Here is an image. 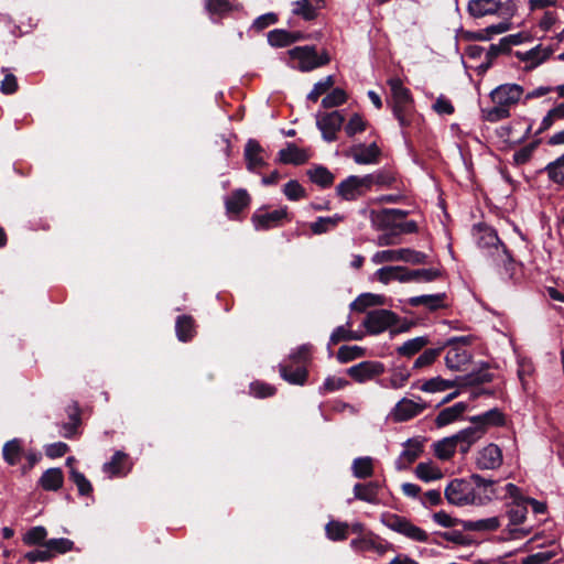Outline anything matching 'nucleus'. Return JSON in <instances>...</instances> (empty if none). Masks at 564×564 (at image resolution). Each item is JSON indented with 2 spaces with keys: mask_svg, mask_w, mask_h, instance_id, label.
Listing matches in <instances>:
<instances>
[{
  "mask_svg": "<svg viewBox=\"0 0 564 564\" xmlns=\"http://www.w3.org/2000/svg\"><path fill=\"white\" fill-rule=\"evenodd\" d=\"M310 154L306 150L300 149L294 143H288L279 151V161L283 164L301 165L308 161Z\"/></svg>",
  "mask_w": 564,
  "mask_h": 564,
  "instance_id": "412c9836",
  "label": "nucleus"
},
{
  "mask_svg": "<svg viewBox=\"0 0 564 564\" xmlns=\"http://www.w3.org/2000/svg\"><path fill=\"white\" fill-rule=\"evenodd\" d=\"M544 170L547 172V176L551 181L564 186V154L555 161L550 162Z\"/></svg>",
  "mask_w": 564,
  "mask_h": 564,
  "instance_id": "de8ad7c7",
  "label": "nucleus"
},
{
  "mask_svg": "<svg viewBox=\"0 0 564 564\" xmlns=\"http://www.w3.org/2000/svg\"><path fill=\"white\" fill-rule=\"evenodd\" d=\"M379 484L377 481H369L366 484H356L354 487V496L358 500L376 503L379 494Z\"/></svg>",
  "mask_w": 564,
  "mask_h": 564,
  "instance_id": "cd10ccee",
  "label": "nucleus"
},
{
  "mask_svg": "<svg viewBox=\"0 0 564 564\" xmlns=\"http://www.w3.org/2000/svg\"><path fill=\"white\" fill-rule=\"evenodd\" d=\"M403 271L404 267H383L377 270L375 274L381 283L388 284L391 280L400 281Z\"/></svg>",
  "mask_w": 564,
  "mask_h": 564,
  "instance_id": "13d9d810",
  "label": "nucleus"
},
{
  "mask_svg": "<svg viewBox=\"0 0 564 564\" xmlns=\"http://www.w3.org/2000/svg\"><path fill=\"white\" fill-rule=\"evenodd\" d=\"M126 460V454L122 452H116L110 462L104 464V471L110 476H121L126 474L123 463Z\"/></svg>",
  "mask_w": 564,
  "mask_h": 564,
  "instance_id": "8fccbe9b",
  "label": "nucleus"
},
{
  "mask_svg": "<svg viewBox=\"0 0 564 564\" xmlns=\"http://www.w3.org/2000/svg\"><path fill=\"white\" fill-rule=\"evenodd\" d=\"M445 498L448 503L454 506L475 505L480 501L477 497L474 486L466 479H454L445 488Z\"/></svg>",
  "mask_w": 564,
  "mask_h": 564,
  "instance_id": "20e7f679",
  "label": "nucleus"
},
{
  "mask_svg": "<svg viewBox=\"0 0 564 564\" xmlns=\"http://www.w3.org/2000/svg\"><path fill=\"white\" fill-rule=\"evenodd\" d=\"M511 25L512 24L509 21L491 24L486 29L470 33L469 39L474 41H489L495 34H501L509 31Z\"/></svg>",
  "mask_w": 564,
  "mask_h": 564,
  "instance_id": "2f4dec72",
  "label": "nucleus"
},
{
  "mask_svg": "<svg viewBox=\"0 0 564 564\" xmlns=\"http://www.w3.org/2000/svg\"><path fill=\"white\" fill-rule=\"evenodd\" d=\"M64 476L61 468H50L43 473L40 478V485L43 489L56 491L63 486Z\"/></svg>",
  "mask_w": 564,
  "mask_h": 564,
  "instance_id": "7c9ffc66",
  "label": "nucleus"
},
{
  "mask_svg": "<svg viewBox=\"0 0 564 564\" xmlns=\"http://www.w3.org/2000/svg\"><path fill=\"white\" fill-rule=\"evenodd\" d=\"M458 343L468 345L470 338L462 336L448 339L447 345L451 346V348L446 352L445 365L451 370H460L471 359V354L467 349L457 346L456 344Z\"/></svg>",
  "mask_w": 564,
  "mask_h": 564,
  "instance_id": "0eeeda50",
  "label": "nucleus"
},
{
  "mask_svg": "<svg viewBox=\"0 0 564 564\" xmlns=\"http://www.w3.org/2000/svg\"><path fill=\"white\" fill-rule=\"evenodd\" d=\"M494 375L488 371V366L481 367L480 369L473 371L462 378L463 384L466 386H478L487 382H491Z\"/></svg>",
  "mask_w": 564,
  "mask_h": 564,
  "instance_id": "79ce46f5",
  "label": "nucleus"
},
{
  "mask_svg": "<svg viewBox=\"0 0 564 564\" xmlns=\"http://www.w3.org/2000/svg\"><path fill=\"white\" fill-rule=\"evenodd\" d=\"M398 315L389 310L378 308L369 311L362 322L367 333L377 335L395 325Z\"/></svg>",
  "mask_w": 564,
  "mask_h": 564,
  "instance_id": "423d86ee",
  "label": "nucleus"
},
{
  "mask_svg": "<svg viewBox=\"0 0 564 564\" xmlns=\"http://www.w3.org/2000/svg\"><path fill=\"white\" fill-rule=\"evenodd\" d=\"M523 94V87L517 84H503L491 91V99L496 105L507 107L516 105Z\"/></svg>",
  "mask_w": 564,
  "mask_h": 564,
  "instance_id": "2eb2a0df",
  "label": "nucleus"
},
{
  "mask_svg": "<svg viewBox=\"0 0 564 564\" xmlns=\"http://www.w3.org/2000/svg\"><path fill=\"white\" fill-rule=\"evenodd\" d=\"M404 446L405 448L397 460L399 469L406 468V466L414 463L423 452L422 443L419 440H408Z\"/></svg>",
  "mask_w": 564,
  "mask_h": 564,
  "instance_id": "4be33fe9",
  "label": "nucleus"
},
{
  "mask_svg": "<svg viewBox=\"0 0 564 564\" xmlns=\"http://www.w3.org/2000/svg\"><path fill=\"white\" fill-rule=\"evenodd\" d=\"M380 153L381 151L376 143H371L369 145L358 144L350 149V154L354 161L358 164L376 163Z\"/></svg>",
  "mask_w": 564,
  "mask_h": 564,
  "instance_id": "aec40b11",
  "label": "nucleus"
},
{
  "mask_svg": "<svg viewBox=\"0 0 564 564\" xmlns=\"http://www.w3.org/2000/svg\"><path fill=\"white\" fill-rule=\"evenodd\" d=\"M322 2L323 0H297L293 3L292 12L306 21H311L317 17V10Z\"/></svg>",
  "mask_w": 564,
  "mask_h": 564,
  "instance_id": "b1692460",
  "label": "nucleus"
},
{
  "mask_svg": "<svg viewBox=\"0 0 564 564\" xmlns=\"http://www.w3.org/2000/svg\"><path fill=\"white\" fill-rule=\"evenodd\" d=\"M415 475L423 481L437 480L443 477L441 469L432 463H420L415 467Z\"/></svg>",
  "mask_w": 564,
  "mask_h": 564,
  "instance_id": "a19ab883",
  "label": "nucleus"
},
{
  "mask_svg": "<svg viewBox=\"0 0 564 564\" xmlns=\"http://www.w3.org/2000/svg\"><path fill=\"white\" fill-rule=\"evenodd\" d=\"M458 447L457 441L454 435L445 437L434 444L435 456L442 460H447L453 457L456 448Z\"/></svg>",
  "mask_w": 564,
  "mask_h": 564,
  "instance_id": "c9c22d12",
  "label": "nucleus"
},
{
  "mask_svg": "<svg viewBox=\"0 0 564 564\" xmlns=\"http://www.w3.org/2000/svg\"><path fill=\"white\" fill-rule=\"evenodd\" d=\"M365 178H368L367 187L368 191L372 185H381V186H391L395 181L394 176L390 172L379 171L377 173L365 175Z\"/></svg>",
  "mask_w": 564,
  "mask_h": 564,
  "instance_id": "bf43d9fd",
  "label": "nucleus"
},
{
  "mask_svg": "<svg viewBox=\"0 0 564 564\" xmlns=\"http://www.w3.org/2000/svg\"><path fill=\"white\" fill-rule=\"evenodd\" d=\"M345 121L344 116L335 110L317 116L316 124L322 132L323 139L333 142L337 139V132Z\"/></svg>",
  "mask_w": 564,
  "mask_h": 564,
  "instance_id": "9b49d317",
  "label": "nucleus"
},
{
  "mask_svg": "<svg viewBox=\"0 0 564 564\" xmlns=\"http://www.w3.org/2000/svg\"><path fill=\"white\" fill-rule=\"evenodd\" d=\"M384 370L382 362L368 360L350 367L347 373L355 381L362 383L381 376Z\"/></svg>",
  "mask_w": 564,
  "mask_h": 564,
  "instance_id": "ddd939ff",
  "label": "nucleus"
},
{
  "mask_svg": "<svg viewBox=\"0 0 564 564\" xmlns=\"http://www.w3.org/2000/svg\"><path fill=\"white\" fill-rule=\"evenodd\" d=\"M366 349L360 346H341L337 351L339 362L346 364L357 358L364 357Z\"/></svg>",
  "mask_w": 564,
  "mask_h": 564,
  "instance_id": "3c124183",
  "label": "nucleus"
},
{
  "mask_svg": "<svg viewBox=\"0 0 564 564\" xmlns=\"http://www.w3.org/2000/svg\"><path fill=\"white\" fill-rule=\"evenodd\" d=\"M438 276H441V271L437 269H417V270H408L404 268L403 273L401 274L400 282H410V281H434Z\"/></svg>",
  "mask_w": 564,
  "mask_h": 564,
  "instance_id": "c85d7f7f",
  "label": "nucleus"
},
{
  "mask_svg": "<svg viewBox=\"0 0 564 564\" xmlns=\"http://www.w3.org/2000/svg\"><path fill=\"white\" fill-rule=\"evenodd\" d=\"M427 408V403L421 398L417 401L403 398L392 409L391 417L394 422H406L420 415Z\"/></svg>",
  "mask_w": 564,
  "mask_h": 564,
  "instance_id": "9d476101",
  "label": "nucleus"
},
{
  "mask_svg": "<svg viewBox=\"0 0 564 564\" xmlns=\"http://www.w3.org/2000/svg\"><path fill=\"white\" fill-rule=\"evenodd\" d=\"M467 410V404L464 402L455 403L452 406L445 408L437 414L435 424L437 427L448 425L458 420Z\"/></svg>",
  "mask_w": 564,
  "mask_h": 564,
  "instance_id": "5701e85b",
  "label": "nucleus"
},
{
  "mask_svg": "<svg viewBox=\"0 0 564 564\" xmlns=\"http://www.w3.org/2000/svg\"><path fill=\"white\" fill-rule=\"evenodd\" d=\"M310 181L322 188L330 187L334 183V174L325 166L317 165L306 171Z\"/></svg>",
  "mask_w": 564,
  "mask_h": 564,
  "instance_id": "a878e982",
  "label": "nucleus"
},
{
  "mask_svg": "<svg viewBox=\"0 0 564 564\" xmlns=\"http://www.w3.org/2000/svg\"><path fill=\"white\" fill-rule=\"evenodd\" d=\"M247 205V193L245 189L237 191L232 197L226 200L227 213L234 217Z\"/></svg>",
  "mask_w": 564,
  "mask_h": 564,
  "instance_id": "09e8293b",
  "label": "nucleus"
},
{
  "mask_svg": "<svg viewBox=\"0 0 564 564\" xmlns=\"http://www.w3.org/2000/svg\"><path fill=\"white\" fill-rule=\"evenodd\" d=\"M445 297H446L445 293L431 294V295H420V296L411 297L409 300V303L412 306L424 305L430 311H436V310L442 308V307L445 306V304H444Z\"/></svg>",
  "mask_w": 564,
  "mask_h": 564,
  "instance_id": "72a5a7b5",
  "label": "nucleus"
},
{
  "mask_svg": "<svg viewBox=\"0 0 564 564\" xmlns=\"http://www.w3.org/2000/svg\"><path fill=\"white\" fill-rule=\"evenodd\" d=\"M367 123L359 113H354L347 124L345 126V132L348 137H354L356 133L366 130Z\"/></svg>",
  "mask_w": 564,
  "mask_h": 564,
  "instance_id": "774afa93",
  "label": "nucleus"
},
{
  "mask_svg": "<svg viewBox=\"0 0 564 564\" xmlns=\"http://www.w3.org/2000/svg\"><path fill=\"white\" fill-rule=\"evenodd\" d=\"M381 522L390 530L415 542L425 543L429 541V533L412 523L408 518L397 513L384 512L381 514Z\"/></svg>",
  "mask_w": 564,
  "mask_h": 564,
  "instance_id": "7ed1b4c3",
  "label": "nucleus"
},
{
  "mask_svg": "<svg viewBox=\"0 0 564 564\" xmlns=\"http://www.w3.org/2000/svg\"><path fill=\"white\" fill-rule=\"evenodd\" d=\"M538 145H539V141H533V142L520 148L519 150H517L513 154L514 163L518 165H522V164H525L527 162H529L530 159L532 158L534 151L536 150Z\"/></svg>",
  "mask_w": 564,
  "mask_h": 564,
  "instance_id": "e2e57ef3",
  "label": "nucleus"
},
{
  "mask_svg": "<svg viewBox=\"0 0 564 564\" xmlns=\"http://www.w3.org/2000/svg\"><path fill=\"white\" fill-rule=\"evenodd\" d=\"M276 393V388L262 382V381H253L249 384V394L253 395L258 399H265L273 397Z\"/></svg>",
  "mask_w": 564,
  "mask_h": 564,
  "instance_id": "603ef678",
  "label": "nucleus"
},
{
  "mask_svg": "<svg viewBox=\"0 0 564 564\" xmlns=\"http://www.w3.org/2000/svg\"><path fill=\"white\" fill-rule=\"evenodd\" d=\"M70 479L77 486L79 495L86 496L93 491L90 481L85 477L84 474L74 468L70 470Z\"/></svg>",
  "mask_w": 564,
  "mask_h": 564,
  "instance_id": "0e129e2a",
  "label": "nucleus"
},
{
  "mask_svg": "<svg viewBox=\"0 0 564 564\" xmlns=\"http://www.w3.org/2000/svg\"><path fill=\"white\" fill-rule=\"evenodd\" d=\"M371 221L378 229L397 230L399 225L392 216L391 208H384L380 212H371Z\"/></svg>",
  "mask_w": 564,
  "mask_h": 564,
  "instance_id": "e433bc0d",
  "label": "nucleus"
},
{
  "mask_svg": "<svg viewBox=\"0 0 564 564\" xmlns=\"http://www.w3.org/2000/svg\"><path fill=\"white\" fill-rule=\"evenodd\" d=\"M471 426H468L454 436L458 444V451L465 455L470 447L478 442L490 426H501L505 424V415L497 408L491 409L482 414L471 416L469 419Z\"/></svg>",
  "mask_w": 564,
  "mask_h": 564,
  "instance_id": "f257e3e1",
  "label": "nucleus"
},
{
  "mask_svg": "<svg viewBox=\"0 0 564 564\" xmlns=\"http://www.w3.org/2000/svg\"><path fill=\"white\" fill-rule=\"evenodd\" d=\"M564 119V102L550 109L541 121L540 128L536 133H542L549 130L555 122Z\"/></svg>",
  "mask_w": 564,
  "mask_h": 564,
  "instance_id": "37998d69",
  "label": "nucleus"
},
{
  "mask_svg": "<svg viewBox=\"0 0 564 564\" xmlns=\"http://www.w3.org/2000/svg\"><path fill=\"white\" fill-rule=\"evenodd\" d=\"M462 527L466 531H496L500 527L498 517H491L480 520L462 521Z\"/></svg>",
  "mask_w": 564,
  "mask_h": 564,
  "instance_id": "473e14b6",
  "label": "nucleus"
},
{
  "mask_svg": "<svg viewBox=\"0 0 564 564\" xmlns=\"http://www.w3.org/2000/svg\"><path fill=\"white\" fill-rule=\"evenodd\" d=\"M283 194L293 202L307 196L305 188L296 180H291L283 186Z\"/></svg>",
  "mask_w": 564,
  "mask_h": 564,
  "instance_id": "4d7b16f0",
  "label": "nucleus"
},
{
  "mask_svg": "<svg viewBox=\"0 0 564 564\" xmlns=\"http://www.w3.org/2000/svg\"><path fill=\"white\" fill-rule=\"evenodd\" d=\"M477 246L480 249H494L492 254H503L507 257L505 246L500 242L496 231L489 227H478L476 231Z\"/></svg>",
  "mask_w": 564,
  "mask_h": 564,
  "instance_id": "dca6fc26",
  "label": "nucleus"
},
{
  "mask_svg": "<svg viewBox=\"0 0 564 564\" xmlns=\"http://www.w3.org/2000/svg\"><path fill=\"white\" fill-rule=\"evenodd\" d=\"M474 488L482 489V494L485 498L491 499L492 496H495L494 485L496 484L492 479L484 478L482 476L478 474H473L469 478V480Z\"/></svg>",
  "mask_w": 564,
  "mask_h": 564,
  "instance_id": "864d4df0",
  "label": "nucleus"
},
{
  "mask_svg": "<svg viewBox=\"0 0 564 564\" xmlns=\"http://www.w3.org/2000/svg\"><path fill=\"white\" fill-rule=\"evenodd\" d=\"M312 352L313 346L311 344H303L290 355V359L293 364L304 366L311 360Z\"/></svg>",
  "mask_w": 564,
  "mask_h": 564,
  "instance_id": "052dcab7",
  "label": "nucleus"
},
{
  "mask_svg": "<svg viewBox=\"0 0 564 564\" xmlns=\"http://www.w3.org/2000/svg\"><path fill=\"white\" fill-rule=\"evenodd\" d=\"M291 58L299 62V69L310 72L329 63L330 58L326 51L317 54L315 46H296L289 51Z\"/></svg>",
  "mask_w": 564,
  "mask_h": 564,
  "instance_id": "39448f33",
  "label": "nucleus"
},
{
  "mask_svg": "<svg viewBox=\"0 0 564 564\" xmlns=\"http://www.w3.org/2000/svg\"><path fill=\"white\" fill-rule=\"evenodd\" d=\"M280 376L291 384L303 386L307 380V370L304 366L293 368L286 365H280Z\"/></svg>",
  "mask_w": 564,
  "mask_h": 564,
  "instance_id": "bb28decb",
  "label": "nucleus"
},
{
  "mask_svg": "<svg viewBox=\"0 0 564 564\" xmlns=\"http://www.w3.org/2000/svg\"><path fill=\"white\" fill-rule=\"evenodd\" d=\"M368 181L365 176H348L336 186V194L345 200H355L368 191Z\"/></svg>",
  "mask_w": 564,
  "mask_h": 564,
  "instance_id": "f8f14e48",
  "label": "nucleus"
},
{
  "mask_svg": "<svg viewBox=\"0 0 564 564\" xmlns=\"http://www.w3.org/2000/svg\"><path fill=\"white\" fill-rule=\"evenodd\" d=\"M347 95L341 88H335L322 99L324 108H334L345 104Z\"/></svg>",
  "mask_w": 564,
  "mask_h": 564,
  "instance_id": "680f3d73",
  "label": "nucleus"
},
{
  "mask_svg": "<svg viewBox=\"0 0 564 564\" xmlns=\"http://www.w3.org/2000/svg\"><path fill=\"white\" fill-rule=\"evenodd\" d=\"M288 207H282L274 210H258L252 216V223L257 230H268L282 226L289 221Z\"/></svg>",
  "mask_w": 564,
  "mask_h": 564,
  "instance_id": "1a4fd4ad",
  "label": "nucleus"
},
{
  "mask_svg": "<svg viewBox=\"0 0 564 564\" xmlns=\"http://www.w3.org/2000/svg\"><path fill=\"white\" fill-rule=\"evenodd\" d=\"M334 85V78L332 75L327 76L325 79L316 83L307 95V99L312 101H317L318 98L325 94L328 89H330Z\"/></svg>",
  "mask_w": 564,
  "mask_h": 564,
  "instance_id": "69168bd1",
  "label": "nucleus"
},
{
  "mask_svg": "<svg viewBox=\"0 0 564 564\" xmlns=\"http://www.w3.org/2000/svg\"><path fill=\"white\" fill-rule=\"evenodd\" d=\"M443 347L425 349L414 361L413 369H422L431 366L441 355Z\"/></svg>",
  "mask_w": 564,
  "mask_h": 564,
  "instance_id": "6e6d98bb",
  "label": "nucleus"
},
{
  "mask_svg": "<svg viewBox=\"0 0 564 564\" xmlns=\"http://www.w3.org/2000/svg\"><path fill=\"white\" fill-rule=\"evenodd\" d=\"M427 254L409 248L399 249V261L409 262L411 264L427 263Z\"/></svg>",
  "mask_w": 564,
  "mask_h": 564,
  "instance_id": "5fc2aeb1",
  "label": "nucleus"
},
{
  "mask_svg": "<svg viewBox=\"0 0 564 564\" xmlns=\"http://www.w3.org/2000/svg\"><path fill=\"white\" fill-rule=\"evenodd\" d=\"M46 535L47 532L44 527H34L25 533L23 542L28 545H35L42 543L46 539Z\"/></svg>",
  "mask_w": 564,
  "mask_h": 564,
  "instance_id": "338daca9",
  "label": "nucleus"
},
{
  "mask_svg": "<svg viewBox=\"0 0 564 564\" xmlns=\"http://www.w3.org/2000/svg\"><path fill=\"white\" fill-rule=\"evenodd\" d=\"M328 539L333 541H343L348 536L349 524L346 522L330 521L325 527Z\"/></svg>",
  "mask_w": 564,
  "mask_h": 564,
  "instance_id": "49530a36",
  "label": "nucleus"
},
{
  "mask_svg": "<svg viewBox=\"0 0 564 564\" xmlns=\"http://www.w3.org/2000/svg\"><path fill=\"white\" fill-rule=\"evenodd\" d=\"M500 9L501 1L499 0H469L467 4L468 13L476 19L497 14Z\"/></svg>",
  "mask_w": 564,
  "mask_h": 564,
  "instance_id": "6ab92c4d",
  "label": "nucleus"
},
{
  "mask_svg": "<svg viewBox=\"0 0 564 564\" xmlns=\"http://www.w3.org/2000/svg\"><path fill=\"white\" fill-rule=\"evenodd\" d=\"M23 454V442L20 438H13L4 443L2 447V456L4 462L10 466H15Z\"/></svg>",
  "mask_w": 564,
  "mask_h": 564,
  "instance_id": "c756f323",
  "label": "nucleus"
},
{
  "mask_svg": "<svg viewBox=\"0 0 564 564\" xmlns=\"http://www.w3.org/2000/svg\"><path fill=\"white\" fill-rule=\"evenodd\" d=\"M476 464L479 469H496L500 467L502 464L501 449L495 444L487 445L479 452Z\"/></svg>",
  "mask_w": 564,
  "mask_h": 564,
  "instance_id": "a211bd4d",
  "label": "nucleus"
},
{
  "mask_svg": "<svg viewBox=\"0 0 564 564\" xmlns=\"http://www.w3.org/2000/svg\"><path fill=\"white\" fill-rule=\"evenodd\" d=\"M351 470L356 478L365 479L371 477L373 475L372 458L369 456L356 458L352 462Z\"/></svg>",
  "mask_w": 564,
  "mask_h": 564,
  "instance_id": "ea45409f",
  "label": "nucleus"
},
{
  "mask_svg": "<svg viewBox=\"0 0 564 564\" xmlns=\"http://www.w3.org/2000/svg\"><path fill=\"white\" fill-rule=\"evenodd\" d=\"M506 492L513 499L507 505L509 524L519 525L524 522L528 513L525 498L521 496L520 489L513 484L506 485Z\"/></svg>",
  "mask_w": 564,
  "mask_h": 564,
  "instance_id": "6e6552de",
  "label": "nucleus"
},
{
  "mask_svg": "<svg viewBox=\"0 0 564 564\" xmlns=\"http://www.w3.org/2000/svg\"><path fill=\"white\" fill-rule=\"evenodd\" d=\"M350 546L358 552L375 551L380 555L392 547L390 543H382L381 539L371 532L359 539L351 540Z\"/></svg>",
  "mask_w": 564,
  "mask_h": 564,
  "instance_id": "f3484780",
  "label": "nucleus"
},
{
  "mask_svg": "<svg viewBox=\"0 0 564 564\" xmlns=\"http://www.w3.org/2000/svg\"><path fill=\"white\" fill-rule=\"evenodd\" d=\"M302 39L300 32H289L282 29H275L268 33V41L272 46L284 47Z\"/></svg>",
  "mask_w": 564,
  "mask_h": 564,
  "instance_id": "393cba45",
  "label": "nucleus"
},
{
  "mask_svg": "<svg viewBox=\"0 0 564 564\" xmlns=\"http://www.w3.org/2000/svg\"><path fill=\"white\" fill-rule=\"evenodd\" d=\"M429 343L430 340L425 336L415 337L399 346L397 352L400 356L410 358L421 351Z\"/></svg>",
  "mask_w": 564,
  "mask_h": 564,
  "instance_id": "4c0bfd02",
  "label": "nucleus"
},
{
  "mask_svg": "<svg viewBox=\"0 0 564 564\" xmlns=\"http://www.w3.org/2000/svg\"><path fill=\"white\" fill-rule=\"evenodd\" d=\"M388 85L392 93V111L401 127H409L413 119V98L400 78H391Z\"/></svg>",
  "mask_w": 564,
  "mask_h": 564,
  "instance_id": "f03ea898",
  "label": "nucleus"
},
{
  "mask_svg": "<svg viewBox=\"0 0 564 564\" xmlns=\"http://www.w3.org/2000/svg\"><path fill=\"white\" fill-rule=\"evenodd\" d=\"M553 54V48L551 46L543 47L542 45H536L535 47L527 51L520 52L517 51L514 53L516 57L521 62H525L524 70L529 72L544 63L549 59V57Z\"/></svg>",
  "mask_w": 564,
  "mask_h": 564,
  "instance_id": "4468645a",
  "label": "nucleus"
},
{
  "mask_svg": "<svg viewBox=\"0 0 564 564\" xmlns=\"http://www.w3.org/2000/svg\"><path fill=\"white\" fill-rule=\"evenodd\" d=\"M384 296L379 294L365 293L359 295L350 305L351 310L365 312L370 306L383 305Z\"/></svg>",
  "mask_w": 564,
  "mask_h": 564,
  "instance_id": "58836bf2",
  "label": "nucleus"
},
{
  "mask_svg": "<svg viewBox=\"0 0 564 564\" xmlns=\"http://www.w3.org/2000/svg\"><path fill=\"white\" fill-rule=\"evenodd\" d=\"M176 335L181 341L189 340L194 335V321L191 316H180L176 321Z\"/></svg>",
  "mask_w": 564,
  "mask_h": 564,
  "instance_id": "c03bdc74",
  "label": "nucleus"
},
{
  "mask_svg": "<svg viewBox=\"0 0 564 564\" xmlns=\"http://www.w3.org/2000/svg\"><path fill=\"white\" fill-rule=\"evenodd\" d=\"M456 386V382L455 381H452V380H445L441 377H435V378H432L430 380H426L425 382H423L419 389L424 391V392H440V391H445V390H448L451 388H454Z\"/></svg>",
  "mask_w": 564,
  "mask_h": 564,
  "instance_id": "a18cd8bd",
  "label": "nucleus"
},
{
  "mask_svg": "<svg viewBox=\"0 0 564 564\" xmlns=\"http://www.w3.org/2000/svg\"><path fill=\"white\" fill-rule=\"evenodd\" d=\"M344 216L335 214L330 217H318L314 223L310 225V228L314 235L326 234L329 230L336 228L339 223L344 220Z\"/></svg>",
  "mask_w": 564,
  "mask_h": 564,
  "instance_id": "f704fd0d",
  "label": "nucleus"
}]
</instances>
